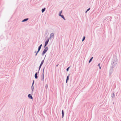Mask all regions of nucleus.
<instances>
[{
  "instance_id": "nucleus-1",
  "label": "nucleus",
  "mask_w": 121,
  "mask_h": 121,
  "mask_svg": "<svg viewBox=\"0 0 121 121\" xmlns=\"http://www.w3.org/2000/svg\"><path fill=\"white\" fill-rule=\"evenodd\" d=\"M48 47H46L45 48L44 50V51L42 53V54L43 55H44L46 52L48 50Z\"/></svg>"
},
{
  "instance_id": "nucleus-2",
  "label": "nucleus",
  "mask_w": 121,
  "mask_h": 121,
  "mask_svg": "<svg viewBox=\"0 0 121 121\" xmlns=\"http://www.w3.org/2000/svg\"><path fill=\"white\" fill-rule=\"evenodd\" d=\"M49 40V39H48L45 42V45L44 46V47H45L48 44Z\"/></svg>"
},
{
  "instance_id": "nucleus-3",
  "label": "nucleus",
  "mask_w": 121,
  "mask_h": 121,
  "mask_svg": "<svg viewBox=\"0 0 121 121\" xmlns=\"http://www.w3.org/2000/svg\"><path fill=\"white\" fill-rule=\"evenodd\" d=\"M43 62H44V60H42V61L41 62V64L40 65L39 67V69H40V68L41 67V66L43 64Z\"/></svg>"
},
{
  "instance_id": "nucleus-4",
  "label": "nucleus",
  "mask_w": 121,
  "mask_h": 121,
  "mask_svg": "<svg viewBox=\"0 0 121 121\" xmlns=\"http://www.w3.org/2000/svg\"><path fill=\"white\" fill-rule=\"evenodd\" d=\"M28 97L30 99H32L33 98L32 96L30 94H29L28 95Z\"/></svg>"
},
{
  "instance_id": "nucleus-5",
  "label": "nucleus",
  "mask_w": 121,
  "mask_h": 121,
  "mask_svg": "<svg viewBox=\"0 0 121 121\" xmlns=\"http://www.w3.org/2000/svg\"><path fill=\"white\" fill-rule=\"evenodd\" d=\"M28 19V18H26L24 19L22 21V22H24L27 21Z\"/></svg>"
},
{
  "instance_id": "nucleus-6",
  "label": "nucleus",
  "mask_w": 121,
  "mask_h": 121,
  "mask_svg": "<svg viewBox=\"0 0 121 121\" xmlns=\"http://www.w3.org/2000/svg\"><path fill=\"white\" fill-rule=\"evenodd\" d=\"M37 73H36L35 74V78L36 79H37L38 78L37 76Z\"/></svg>"
},
{
  "instance_id": "nucleus-7",
  "label": "nucleus",
  "mask_w": 121,
  "mask_h": 121,
  "mask_svg": "<svg viewBox=\"0 0 121 121\" xmlns=\"http://www.w3.org/2000/svg\"><path fill=\"white\" fill-rule=\"evenodd\" d=\"M60 16L64 20H65V17H64V16L63 15H60Z\"/></svg>"
},
{
  "instance_id": "nucleus-8",
  "label": "nucleus",
  "mask_w": 121,
  "mask_h": 121,
  "mask_svg": "<svg viewBox=\"0 0 121 121\" xmlns=\"http://www.w3.org/2000/svg\"><path fill=\"white\" fill-rule=\"evenodd\" d=\"M54 35L53 33H52L50 35V37H53Z\"/></svg>"
},
{
  "instance_id": "nucleus-9",
  "label": "nucleus",
  "mask_w": 121,
  "mask_h": 121,
  "mask_svg": "<svg viewBox=\"0 0 121 121\" xmlns=\"http://www.w3.org/2000/svg\"><path fill=\"white\" fill-rule=\"evenodd\" d=\"M69 76H68L67 77V79H66V83L67 82V80H68L69 79Z\"/></svg>"
},
{
  "instance_id": "nucleus-10",
  "label": "nucleus",
  "mask_w": 121,
  "mask_h": 121,
  "mask_svg": "<svg viewBox=\"0 0 121 121\" xmlns=\"http://www.w3.org/2000/svg\"><path fill=\"white\" fill-rule=\"evenodd\" d=\"M93 58V57H92L91 58L90 60L89 61V63H90L91 62V61L92 60Z\"/></svg>"
},
{
  "instance_id": "nucleus-11",
  "label": "nucleus",
  "mask_w": 121,
  "mask_h": 121,
  "mask_svg": "<svg viewBox=\"0 0 121 121\" xmlns=\"http://www.w3.org/2000/svg\"><path fill=\"white\" fill-rule=\"evenodd\" d=\"M62 10H61L60 12V13H59V15L60 16V15H61V13H62Z\"/></svg>"
},
{
  "instance_id": "nucleus-12",
  "label": "nucleus",
  "mask_w": 121,
  "mask_h": 121,
  "mask_svg": "<svg viewBox=\"0 0 121 121\" xmlns=\"http://www.w3.org/2000/svg\"><path fill=\"white\" fill-rule=\"evenodd\" d=\"M40 49H39V48H38V51H37V53H36V55H37V54L38 53V52H39V50H40Z\"/></svg>"
},
{
  "instance_id": "nucleus-13",
  "label": "nucleus",
  "mask_w": 121,
  "mask_h": 121,
  "mask_svg": "<svg viewBox=\"0 0 121 121\" xmlns=\"http://www.w3.org/2000/svg\"><path fill=\"white\" fill-rule=\"evenodd\" d=\"M62 117H63L64 116V113L63 112V110L62 111Z\"/></svg>"
},
{
  "instance_id": "nucleus-14",
  "label": "nucleus",
  "mask_w": 121,
  "mask_h": 121,
  "mask_svg": "<svg viewBox=\"0 0 121 121\" xmlns=\"http://www.w3.org/2000/svg\"><path fill=\"white\" fill-rule=\"evenodd\" d=\"M45 10V9H42V13Z\"/></svg>"
},
{
  "instance_id": "nucleus-15",
  "label": "nucleus",
  "mask_w": 121,
  "mask_h": 121,
  "mask_svg": "<svg viewBox=\"0 0 121 121\" xmlns=\"http://www.w3.org/2000/svg\"><path fill=\"white\" fill-rule=\"evenodd\" d=\"M42 46V44H41L40 45V46L39 47V48H39V49H40L41 48V46Z\"/></svg>"
},
{
  "instance_id": "nucleus-16",
  "label": "nucleus",
  "mask_w": 121,
  "mask_h": 121,
  "mask_svg": "<svg viewBox=\"0 0 121 121\" xmlns=\"http://www.w3.org/2000/svg\"><path fill=\"white\" fill-rule=\"evenodd\" d=\"M85 39V37H83V39H82V41H83Z\"/></svg>"
},
{
  "instance_id": "nucleus-17",
  "label": "nucleus",
  "mask_w": 121,
  "mask_h": 121,
  "mask_svg": "<svg viewBox=\"0 0 121 121\" xmlns=\"http://www.w3.org/2000/svg\"><path fill=\"white\" fill-rule=\"evenodd\" d=\"M98 65L99 66V68L100 69L101 68V66L100 67V64H99H99H98Z\"/></svg>"
},
{
  "instance_id": "nucleus-18",
  "label": "nucleus",
  "mask_w": 121,
  "mask_h": 121,
  "mask_svg": "<svg viewBox=\"0 0 121 121\" xmlns=\"http://www.w3.org/2000/svg\"><path fill=\"white\" fill-rule=\"evenodd\" d=\"M90 9V8H89V9H88L86 11V12L87 11H89Z\"/></svg>"
},
{
  "instance_id": "nucleus-19",
  "label": "nucleus",
  "mask_w": 121,
  "mask_h": 121,
  "mask_svg": "<svg viewBox=\"0 0 121 121\" xmlns=\"http://www.w3.org/2000/svg\"><path fill=\"white\" fill-rule=\"evenodd\" d=\"M69 68V67H68L67 69L66 70L67 71H68V70Z\"/></svg>"
},
{
  "instance_id": "nucleus-20",
  "label": "nucleus",
  "mask_w": 121,
  "mask_h": 121,
  "mask_svg": "<svg viewBox=\"0 0 121 121\" xmlns=\"http://www.w3.org/2000/svg\"><path fill=\"white\" fill-rule=\"evenodd\" d=\"M34 81L33 82V83L32 85H33V84H34Z\"/></svg>"
},
{
  "instance_id": "nucleus-21",
  "label": "nucleus",
  "mask_w": 121,
  "mask_h": 121,
  "mask_svg": "<svg viewBox=\"0 0 121 121\" xmlns=\"http://www.w3.org/2000/svg\"><path fill=\"white\" fill-rule=\"evenodd\" d=\"M58 65H56V66H57Z\"/></svg>"
}]
</instances>
